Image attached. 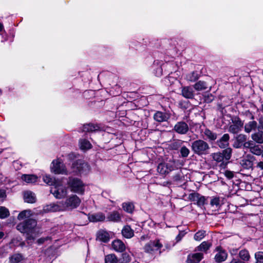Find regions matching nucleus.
<instances>
[{
    "instance_id": "obj_46",
    "label": "nucleus",
    "mask_w": 263,
    "mask_h": 263,
    "mask_svg": "<svg viewBox=\"0 0 263 263\" xmlns=\"http://www.w3.org/2000/svg\"><path fill=\"white\" fill-rule=\"evenodd\" d=\"M255 263H263V252L258 251L255 253Z\"/></svg>"
},
{
    "instance_id": "obj_1",
    "label": "nucleus",
    "mask_w": 263,
    "mask_h": 263,
    "mask_svg": "<svg viewBox=\"0 0 263 263\" xmlns=\"http://www.w3.org/2000/svg\"><path fill=\"white\" fill-rule=\"evenodd\" d=\"M36 225L37 222L35 220L29 219L18 224L16 228L20 232L26 234L28 239L33 238L38 232Z\"/></svg>"
},
{
    "instance_id": "obj_54",
    "label": "nucleus",
    "mask_w": 263,
    "mask_h": 263,
    "mask_svg": "<svg viewBox=\"0 0 263 263\" xmlns=\"http://www.w3.org/2000/svg\"><path fill=\"white\" fill-rule=\"evenodd\" d=\"M162 74V69L161 67L159 66H157L156 72H155V74L157 77H160Z\"/></svg>"
},
{
    "instance_id": "obj_5",
    "label": "nucleus",
    "mask_w": 263,
    "mask_h": 263,
    "mask_svg": "<svg viewBox=\"0 0 263 263\" xmlns=\"http://www.w3.org/2000/svg\"><path fill=\"white\" fill-rule=\"evenodd\" d=\"M209 144L202 140H197L192 143V149L194 153L198 155L206 154L209 149Z\"/></svg>"
},
{
    "instance_id": "obj_31",
    "label": "nucleus",
    "mask_w": 263,
    "mask_h": 263,
    "mask_svg": "<svg viewBox=\"0 0 263 263\" xmlns=\"http://www.w3.org/2000/svg\"><path fill=\"white\" fill-rule=\"evenodd\" d=\"M99 127L93 124H87L83 125V131L84 132H92L98 130Z\"/></svg>"
},
{
    "instance_id": "obj_53",
    "label": "nucleus",
    "mask_w": 263,
    "mask_h": 263,
    "mask_svg": "<svg viewBox=\"0 0 263 263\" xmlns=\"http://www.w3.org/2000/svg\"><path fill=\"white\" fill-rule=\"evenodd\" d=\"M6 197V192L5 190L0 189V201H4Z\"/></svg>"
},
{
    "instance_id": "obj_6",
    "label": "nucleus",
    "mask_w": 263,
    "mask_h": 263,
    "mask_svg": "<svg viewBox=\"0 0 263 263\" xmlns=\"http://www.w3.org/2000/svg\"><path fill=\"white\" fill-rule=\"evenodd\" d=\"M63 211L72 210L79 206L81 199L76 195H72L66 199L65 201H61Z\"/></svg>"
},
{
    "instance_id": "obj_48",
    "label": "nucleus",
    "mask_w": 263,
    "mask_h": 263,
    "mask_svg": "<svg viewBox=\"0 0 263 263\" xmlns=\"http://www.w3.org/2000/svg\"><path fill=\"white\" fill-rule=\"evenodd\" d=\"M205 236V231H199L194 235V239L197 241H200Z\"/></svg>"
},
{
    "instance_id": "obj_16",
    "label": "nucleus",
    "mask_w": 263,
    "mask_h": 263,
    "mask_svg": "<svg viewBox=\"0 0 263 263\" xmlns=\"http://www.w3.org/2000/svg\"><path fill=\"white\" fill-rule=\"evenodd\" d=\"M181 95L184 98L189 99H193L195 96L193 88L189 86L181 87Z\"/></svg>"
},
{
    "instance_id": "obj_35",
    "label": "nucleus",
    "mask_w": 263,
    "mask_h": 263,
    "mask_svg": "<svg viewBox=\"0 0 263 263\" xmlns=\"http://www.w3.org/2000/svg\"><path fill=\"white\" fill-rule=\"evenodd\" d=\"M117 257L114 254H108L105 257V263H118Z\"/></svg>"
},
{
    "instance_id": "obj_17",
    "label": "nucleus",
    "mask_w": 263,
    "mask_h": 263,
    "mask_svg": "<svg viewBox=\"0 0 263 263\" xmlns=\"http://www.w3.org/2000/svg\"><path fill=\"white\" fill-rule=\"evenodd\" d=\"M88 219L90 222H102L106 219L105 215L102 212H98L88 215Z\"/></svg>"
},
{
    "instance_id": "obj_58",
    "label": "nucleus",
    "mask_w": 263,
    "mask_h": 263,
    "mask_svg": "<svg viewBox=\"0 0 263 263\" xmlns=\"http://www.w3.org/2000/svg\"><path fill=\"white\" fill-rule=\"evenodd\" d=\"M230 263H245L238 258H233Z\"/></svg>"
},
{
    "instance_id": "obj_10",
    "label": "nucleus",
    "mask_w": 263,
    "mask_h": 263,
    "mask_svg": "<svg viewBox=\"0 0 263 263\" xmlns=\"http://www.w3.org/2000/svg\"><path fill=\"white\" fill-rule=\"evenodd\" d=\"M243 125V123L238 117H234L232 119V124L229 126V131L233 134L238 133L241 130Z\"/></svg>"
},
{
    "instance_id": "obj_21",
    "label": "nucleus",
    "mask_w": 263,
    "mask_h": 263,
    "mask_svg": "<svg viewBox=\"0 0 263 263\" xmlns=\"http://www.w3.org/2000/svg\"><path fill=\"white\" fill-rule=\"evenodd\" d=\"M203 257V254L201 253H197L192 255H189L187 257V263H198Z\"/></svg>"
},
{
    "instance_id": "obj_20",
    "label": "nucleus",
    "mask_w": 263,
    "mask_h": 263,
    "mask_svg": "<svg viewBox=\"0 0 263 263\" xmlns=\"http://www.w3.org/2000/svg\"><path fill=\"white\" fill-rule=\"evenodd\" d=\"M170 118V116L162 111H158L154 115V120L158 122L166 121Z\"/></svg>"
},
{
    "instance_id": "obj_28",
    "label": "nucleus",
    "mask_w": 263,
    "mask_h": 263,
    "mask_svg": "<svg viewBox=\"0 0 263 263\" xmlns=\"http://www.w3.org/2000/svg\"><path fill=\"white\" fill-rule=\"evenodd\" d=\"M22 179L27 183H34L36 182L37 177L34 175L24 174L22 175Z\"/></svg>"
},
{
    "instance_id": "obj_15",
    "label": "nucleus",
    "mask_w": 263,
    "mask_h": 263,
    "mask_svg": "<svg viewBox=\"0 0 263 263\" xmlns=\"http://www.w3.org/2000/svg\"><path fill=\"white\" fill-rule=\"evenodd\" d=\"M189 198L191 200L196 201V203L199 206H202L205 203V197L204 196H201L197 193L190 194L189 195Z\"/></svg>"
},
{
    "instance_id": "obj_12",
    "label": "nucleus",
    "mask_w": 263,
    "mask_h": 263,
    "mask_svg": "<svg viewBox=\"0 0 263 263\" xmlns=\"http://www.w3.org/2000/svg\"><path fill=\"white\" fill-rule=\"evenodd\" d=\"M43 211L45 213L63 211L61 202L46 205L43 208Z\"/></svg>"
},
{
    "instance_id": "obj_29",
    "label": "nucleus",
    "mask_w": 263,
    "mask_h": 263,
    "mask_svg": "<svg viewBox=\"0 0 263 263\" xmlns=\"http://www.w3.org/2000/svg\"><path fill=\"white\" fill-rule=\"evenodd\" d=\"M247 140V137L246 135L243 134H240L236 137V142L234 143V147L236 148L240 147L242 144Z\"/></svg>"
},
{
    "instance_id": "obj_38",
    "label": "nucleus",
    "mask_w": 263,
    "mask_h": 263,
    "mask_svg": "<svg viewBox=\"0 0 263 263\" xmlns=\"http://www.w3.org/2000/svg\"><path fill=\"white\" fill-rule=\"evenodd\" d=\"M262 146L254 144L250 151L254 155L259 156L262 154Z\"/></svg>"
},
{
    "instance_id": "obj_26",
    "label": "nucleus",
    "mask_w": 263,
    "mask_h": 263,
    "mask_svg": "<svg viewBox=\"0 0 263 263\" xmlns=\"http://www.w3.org/2000/svg\"><path fill=\"white\" fill-rule=\"evenodd\" d=\"M24 198L25 202L31 203L35 202L36 200L34 194L31 191L24 192Z\"/></svg>"
},
{
    "instance_id": "obj_63",
    "label": "nucleus",
    "mask_w": 263,
    "mask_h": 263,
    "mask_svg": "<svg viewBox=\"0 0 263 263\" xmlns=\"http://www.w3.org/2000/svg\"><path fill=\"white\" fill-rule=\"evenodd\" d=\"M261 110L263 111V103L261 104Z\"/></svg>"
},
{
    "instance_id": "obj_30",
    "label": "nucleus",
    "mask_w": 263,
    "mask_h": 263,
    "mask_svg": "<svg viewBox=\"0 0 263 263\" xmlns=\"http://www.w3.org/2000/svg\"><path fill=\"white\" fill-rule=\"evenodd\" d=\"M194 88L197 91H201L208 88L207 83L203 81H199L193 86Z\"/></svg>"
},
{
    "instance_id": "obj_13",
    "label": "nucleus",
    "mask_w": 263,
    "mask_h": 263,
    "mask_svg": "<svg viewBox=\"0 0 263 263\" xmlns=\"http://www.w3.org/2000/svg\"><path fill=\"white\" fill-rule=\"evenodd\" d=\"M122 215L117 211H113L109 213L106 217V220L113 222H120L121 221Z\"/></svg>"
},
{
    "instance_id": "obj_32",
    "label": "nucleus",
    "mask_w": 263,
    "mask_h": 263,
    "mask_svg": "<svg viewBox=\"0 0 263 263\" xmlns=\"http://www.w3.org/2000/svg\"><path fill=\"white\" fill-rule=\"evenodd\" d=\"M199 78V76L197 71H193L189 73L185 76V79L191 82H193L197 80Z\"/></svg>"
},
{
    "instance_id": "obj_37",
    "label": "nucleus",
    "mask_w": 263,
    "mask_h": 263,
    "mask_svg": "<svg viewBox=\"0 0 263 263\" xmlns=\"http://www.w3.org/2000/svg\"><path fill=\"white\" fill-rule=\"evenodd\" d=\"M240 258L243 260V261H248L250 259V255L248 250L246 249L240 251L239 253Z\"/></svg>"
},
{
    "instance_id": "obj_47",
    "label": "nucleus",
    "mask_w": 263,
    "mask_h": 263,
    "mask_svg": "<svg viewBox=\"0 0 263 263\" xmlns=\"http://www.w3.org/2000/svg\"><path fill=\"white\" fill-rule=\"evenodd\" d=\"M180 153L182 157L186 158L190 154V150L186 146H183L181 147Z\"/></svg>"
},
{
    "instance_id": "obj_49",
    "label": "nucleus",
    "mask_w": 263,
    "mask_h": 263,
    "mask_svg": "<svg viewBox=\"0 0 263 263\" xmlns=\"http://www.w3.org/2000/svg\"><path fill=\"white\" fill-rule=\"evenodd\" d=\"M210 204L212 206L218 207L220 204V198L217 197H212L210 201Z\"/></svg>"
},
{
    "instance_id": "obj_42",
    "label": "nucleus",
    "mask_w": 263,
    "mask_h": 263,
    "mask_svg": "<svg viewBox=\"0 0 263 263\" xmlns=\"http://www.w3.org/2000/svg\"><path fill=\"white\" fill-rule=\"evenodd\" d=\"M204 135L210 140H215L217 138L216 134L212 132L209 129H205L204 132Z\"/></svg>"
},
{
    "instance_id": "obj_11",
    "label": "nucleus",
    "mask_w": 263,
    "mask_h": 263,
    "mask_svg": "<svg viewBox=\"0 0 263 263\" xmlns=\"http://www.w3.org/2000/svg\"><path fill=\"white\" fill-rule=\"evenodd\" d=\"M173 129L179 134L185 135L188 132L189 127L185 122L179 121L176 123Z\"/></svg>"
},
{
    "instance_id": "obj_60",
    "label": "nucleus",
    "mask_w": 263,
    "mask_h": 263,
    "mask_svg": "<svg viewBox=\"0 0 263 263\" xmlns=\"http://www.w3.org/2000/svg\"><path fill=\"white\" fill-rule=\"evenodd\" d=\"M257 167H259L261 170H263V162H259L257 164Z\"/></svg>"
},
{
    "instance_id": "obj_50",
    "label": "nucleus",
    "mask_w": 263,
    "mask_h": 263,
    "mask_svg": "<svg viewBox=\"0 0 263 263\" xmlns=\"http://www.w3.org/2000/svg\"><path fill=\"white\" fill-rule=\"evenodd\" d=\"M214 99V97L212 94H208L204 97V100L205 102L209 103L212 102Z\"/></svg>"
},
{
    "instance_id": "obj_23",
    "label": "nucleus",
    "mask_w": 263,
    "mask_h": 263,
    "mask_svg": "<svg viewBox=\"0 0 263 263\" xmlns=\"http://www.w3.org/2000/svg\"><path fill=\"white\" fill-rule=\"evenodd\" d=\"M230 136L229 134H225L217 141L218 145L221 148H224L229 145Z\"/></svg>"
},
{
    "instance_id": "obj_57",
    "label": "nucleus",
    "mask_w": 263,
    "mask_h": 263,
    "mask_svg": "<svg viewBox=\"0 0 263 263\" xmlns=\"http://www.w3.org/2000/svg\"><path fill=\"white\" fill-rule=\"evenodd\" d=\"M184 234L183 232H180L179 234L176 236V239L177 241H179L184 236Z\"/></svg>"
},
{
    "instance_id": "obj_64",
    "label": "nucleus",
    "mask_w": 263,
    "mask_h": 263,
    "mask_svg": "<svg viewBox=\"0 0 263 263\" xmlns=\"http://www.w3.org/2000/svg\"><path fill=\"white\" fill-rule=\"evenodd\" d=\"M261 155L263 157V151L262 150V154H261Z\"/></svg>"
},
{
    "instance_id": "obj_25",
    "label": "nucleus",
    "mask_w": 263,
    "mask_h": 263,
    "mask_svg": "<svg viewBox=\"0 0 263 263\" xmlns=\"http://www.w3.org/2000/svg\"><path fill=\"white\" fill-rule=\"evenodd\" d=\"M227 253L226 251L218 250V252L215 256V259L216 262H220L224 261L227 259Z\"/></svg>"
},
{
    "instance_id": "obj_27",
    "label": "nucleus",
    "mask_w": 263,
    "mask_h": 263,
    "mask_svg": "<svg viewBox=\"0 0 263 263\" xmlns=\"http://www.w3.org/2000/svg\"><path fill=\"white\" fill-rule=\"evenodd\" d=\"M97 238L104 242H107L109 240V235L106 231L101 230L98 233Z\"/></svg>"
},
{
    "instance_id": "obj_36",
    "label": "nucleus",
    "mask_w": 263,
    "mask_h": 263,
    "mask_svg": "<svg viewBox=\"0 0 263 263\" xmlns=\"http://www.w3.org/2000/svg\"><path fill=\"white\" fill-rule=\"evenodd\" d=\"M80 147L82 150L90 149L91 147L90 143L87 140L80 139L79 141Z\"/></svg>"
},
{
    "instance_id": "obj_14",
    "label": "nucleus",
    "mask_w": 263,
    "mask_h": 263,
    "mask_svg": "<svg viewBox=\"0 0 263 263\" xmlns=\"http://www.w3.org/2000/svg\"><path fill=\"white\" fill-rule=\"evenodd\" d=\"M254 159L253 156L247 155L240 161V164L243 168L249 170L252 168Z\"/></svg>"
},
{
    "instance_id": "obj_62",
    "label": "nucleus",
    "mask_w": 263,
    "mask_h": 263,
    "mask_svg": "<svg viewBox=\"0 0 263 263\" xmlns=\"http://www.w3.org/2000/svg\"><path fill=\"white\" fill-rule=\"evenodd\" d=\"M3 29V25L2 24L0 23V31H2Z\"/></svg>"
},
{
    "instance_id": "obj_40",
    "label": "nucleus",
    "mask_w": 263,
    "mask_h": 263,
    "mask_svg": "<svg viewBox=\"0 0 263 263\" xmlns=\"http://www.w3.org/2000/svg\"><path fill=\"white\" fill-rule=\"evenodd\" d=\"M23 259V256L20 254H14L10 257L9 260L11 263H18Z\"/></svg>"
},
{
    "instance_id": "obj_45",
    "label": "nucleus",
    "mask_w": 263,
    "mask_h": 263,
    "mask_svg": "<svg viewBox=\"0 0 263 263\" xmlns=\"http://www.w3.org/2000/svg\"><path fill=\"white\" fill-rule=\"evenodd\" d=\"M118 260V263H128L130 261V257L128 254L125 253L122 254V257Z\"/></svg>"
},
{
    "instance_id": "obj_9",
    "label": "nucleus",
    "mask_w": 263,
    "mask_h": 263,
    "mask_svg": "<svg viewBox=\"0 0 263 263\" xmlns=\"http://www.w3.org/2000/svg\"><path fill=\"white\" fill-rule=\"evenodd\" d=\"M162 247L163 245L160 242V240L155 239L146 243L144 247V250L145 252L149 253L152 254L157 251L160 253V250Z\"/></svg>"
},
{
    "instance_id": "obj_3",
    "label": "nucleus",
    "mask_w": 263,
    "mask_h": 263,
    "mask_svg": "<svg viewBox=\"0 0 263 263\" xmlns=\"http://www.w3.org/2000/svg\"><path fill=\"white\" fill-rule=\"evenodd\" d=\"M71 172H69L70 174L74 173V174H86L90 171V166L87 163L82 160H78L73 162L71 166Z\"/></svg>"
},
{
    "instance_id": "obj_24",
    "label": "nucleus",
    "mask_w": 263,
    "mask_h": 263,
    "mask_svg": "<svg viewBox=\"0 0 263 263\" xmlns=\"http://www.w3.org/2000/svg\"><path fill=\"white\" fill-rule=\"evenodd\" d=\"M123 210L129 214H132L135 210V205L133 202H124L122 204Z\"/></svg>"
},
{
    "instance_id": "obj_61",
    "label": "nucleus",
    "mask_w": 263,
    "mask_h": 263,
    "mask_svg": "<svg viewBox=\"0 0 263 263\" xmlns=\"http://www.w3.org/2000/svg\"><path fill=\"white\" fill-rule=\"evenodd\" d=\"M4 235V234L2 232H0V239L2 238Z\"/></svg>"
},
{
    "instance_id": "obj_41",
    "label": "nucleus",
    "mask_w": 263,
    "mask_h": 263,
    "mask_svg": "<svg viewBox=\"0 0 263 263\" xmlns=\"http://www.w3.org/2000/svg\"><path fill=\"white\" fill-rule=\"evenodd\" d=\"M31 215V211L29 210H24L21 212L17 216V219L20 220H23L26 218H28Z\"/></svg>"
},
{
    "instance_id": "obj_8",
    "label": "nucleus",
    "mask_w": 263,
    "mask_h": 263,
    "mask_svg": "<svg viewBox=\"0 0 263 263\" xmlns=\"http://www.w3.org/2000/svg\"><path fill=\"white\" fill-rule=\"evenodd\" d=\"M50 168L51 172L55 174L68 175L70 174L66 169L65 164L59 159L53 160Z\"/></svg>"
},
{
    "instance_id": "obj_39",
    "label": "nucleus",
    "mask_w": 263,
    "mask_h": 263,
    "mask_svg": "<svg viewBox=\"0 0 263 263\" xmlns=\"http://www.w3.org/2000/svg\"><path fill=\"white\" fill-rule=\"evenodd\" d=\"M43 181L51 186L54 185V182L59 180L51 178L49 175H46L43 177Z\"/></svg>"
},
{
    "instance_id": "obj_4",
    "label": "nucleus",
    "mask_w": 263,
    "mask_h": 263,
    "mask_svg": "<svg viewBox=\"0 0 263 263\" xmlns=\"http://www.w3.org/2000/svg\"><path fill=\"white\" fill-rule=\"evenodd\" d=\"M50 193L57 199L65 198L67 195V189L63 185L61 181L54 182V185L51 187Z\"/></svg>"
},
{
    "instance_id": "obj_55",
    "label": "nucleus",
    "mask_w": 263,
    "mask_h": 263,
    "mask_svg": "<svg viewBox=\"0 0 263 263\" xmlns=\"http://www.w3.org/2000/svg\"><path fill=\"white\" fill-rule=\"evenodd\" d=\"M225 176L228 178L231 179L234 177V174H233V172L229 171H227L225 172Z\"/></svg>"
},
{
    "instance_id": "obj_19",
    "label": "nucleus",
    "mask_w": 263,
    "mask_h": 263,
    "mask_svg": "<svg viewBox=\"0 0 263 263\" xmlns=\"http://www.w3.org/2000/svg\"><path fill=\"white\" fill-rule=\"evenodd\" d=\"M172 170V166L165 163H161L159 164L157 167L158 172L162 175L168 174Z\"/></svg>"
},
{
    "instance_id": "obj_34",
    "label": "nucleus",
    "mask_w": 263,
    "mask_h": 263,
    "mask_svg": "<svg viewBox=\"0 0 263 263\" xmlns=\"http://www.w3.org/2000/svg\"><path fill=\"white\" fill-rule=\"evenodd\" d=\"M252 139L258 143H263V132H258L252 135Z\"/></svg>"
},
{
    "instance_id": "obj_56",
    "label": "nucleus",
    "mask_w": 263,
    "mask_h": 263,
    "mask_svg": "<svg viewBox=\"0 0 263 263\" xmlns=\"http://www.w3.org/2000/svg\"><path fill=\"white\" fill-rule=\"evenodd\" d=\"M259 126L258 128L263 132V117H261L259 120Z\"/></svg>"
},
{
    "instance_id": "obj_2",
    "label": "nucleus",
    "mask_w": 263,
    "mask_h": 263,
    "mask_svg": "<svg viewBox=\"0 0 263 263\" xmlns=\"http://www.w3.org/2000/svg\"><path fill=\"white\" fill-rule=\"evenodd\" d=\"M67 184L72 192L82 195L85 191V184L79 178L69 177Z\"/></svg>"
},
{
    "instance_id": "obj_44",
    "label": "nucleus",
    "mask_w": 263,
    "mask_h": 263,
    "mask_svg": "<svg viewBox=\"0 0 263 263\" xmlns=\"http://www.w3.org/2000/svg\"><path fill=\"white\" fill-rule=\"evenodd\" d=\"M211 245L210 243L206 241H203L198 247V250L200 251H206L210 248Z\"/></svg>"
},
{
    "instance_id": "obj_43",
    "label": "nucleus",
    "mask_w": 263,
    "mask_h": 263,
    "mask_svg": "<svg viewBox=\"0 0 263 263\" xmlns=\"http://www.w3.org/2000/svg\"><path fill=\"white\" fill-rule=\"evenodd\" d=\"M9 215V211L4 206H0V218L4 219Z\"/></svg>"
},
{
    "instance_id": "obj_33",
    "label": "nucleus",
    "mask_w": 263,
    "mask_h": 263,
    "mask_svg": "<svg viewBox=\"0 0 263 263\" xmlns=\"http://www.w3.org/2000/svg\"><path fill=\"white\" fill-rule=\"evenodd\" d=\"M257 122L255 121H251L246 124L245 125V130L246 133H249L252 130H254L257 127Z\"/></svg>"
},
{
    "instance_id": "obj_51",
    "label": "nucleus",
    "mask_w": 263,
    "mask_h": 263,
    "mask_svg": "<svg viewBox=\"0 0 263 263\" xmlns=\"http://www.w3.org/2000/svg\"><path fill=\"white\" fill-rule=\"evenodd\" d=\"M254 144L253 141H249L248 142H245V143L242 144L243 145V147L245 148H248L250 149V151L251 150L252 147Z\"/></svg>"
},
{
    "instance_id": "obj_59",
    "label": "nucleus",
    "mask_w": 263,
    "mask_h": 263,
    "mask_svg": "<svg viewBox=\"0 0 263 263\" xmlns=\"http://www.w3.org/2000/svg\"><path fill=\"white\" fill-rule=\"evenodd\" d=\"M182 178V176L180 174H177L176 175H175L174 176V180L175 181H179L181 180Z\"/></svg>"
},
{
    "instance_id": "obj_7",
    "label": "nucleus",
    "mask_w": 263,
    "mask_h": 263,
    "mask_svg": "<svg viewBox=\"0 0 263 263\" xmlns=\"http://www.w3.org/2000/svg\"><path fill=\"white\" fill-rule=\"evenodd\" d=\"M232 149L227 148L222 153H215L212 155L213 159L217 162H222L221 165L225 167L226 163L224 161L229 160L231 157Z\"/></svg>"
},
{
    "instance_id": "obj_18",
    "label": "nucleus",
    "mask_w": 263,
    "mask_h": 263,
    "mask_svg": "<svg viewBox=\"0 0 263 263\" xmlns=\"http://www.w3.org/2000/svg\"><path fill=\"white\" fill-rule=\"evenodd\" d=\"M111 246L112 249L116 252H122L126 249L125 244L120 239L114 240L112 242Z\"/></svg>"
},
{
    "instance_id": "obj_52",
    "label": "nucleus",
    "mask_w": 263,
    "mask_h": 263,
    "mask_svg": "<svg viewBox=\"0 0 263 263\" xmlns=\"http://www.w3.org/2000/svg\"><path fill=\"white\" fill-rule=\"evenodd\" d=\"M51 237H49V236H47L45 237H42V238L39 239L37 240V242L38 244L40 245V244L43 243L44 242H45L46 241L51 240Z\"/></svg>"
},
{
    "instance_id": "obj_22",
    "label": "nucleus",
    "mask_w": 263,
    "mask_h": 263,
    "mask_svg": "<svg viewBox=\"0 0 263 263\" xmlns=\"http://www.w3.org/2000/svg\"><path fill=\"white\" fill-rule=\"evenodd\" d=\"M121 232L123 236L126 238H131L134 236V231L129 225L125 226Z\"/></svg>"
}]
</instances>
